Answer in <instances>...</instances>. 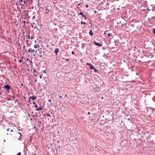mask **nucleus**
I'll use <instances>...</instances> for the list:
<instances>
[{
  "label": "nucleus",
  "mask_w": 155,
  "mask_h": 155,
  "mask_svg": "<svg viewBox=\"0 0 155 155\" xmlns=\"http://www.w3.org/2000/svg\"><path fill=\"white\" fill-rule=\"evenodd\" d=\"M81 4H80V3H79V4H78V5H80Z\"/></svg>",
  "instance_id": "nucleus-50"
},
{
  "label": "nucleus",
  "mask_w": 155,
  "mask_h": 155,
  "mask_svg": "<svg viewBox=\"0 0 155 155\" xmlns=\"http://www.w3.org/2000/svg\"><path fill=\"white\" fill-rule=\"evenodd\" d=\"M129 98L131 100V96L130 95H128L127 96V99H129Z\"/></svg>",
  "instance_id": "nucleus-15"
},
{
  "label": "nucleus",
  "mask_w": 155,
  "mask_h": 155,
  "mask_svg": "<svg viewBox=\"0 0 155 155\" xmlns=\"http://www.w3.org/2000/svg\"><path fill=\"white\" fill-rule=\"evenodd\" d=\"M23 99H26V97H23Z\"/></svg>",
  "instance_id": "nucleus-43"
},
{
  "label": "nucleus",
  "mask_w": 155,
  "mask_h": 155,
  "mask_svg": "<svg viewBox=\"0 0 155 155\" xmlns=\"http://www.w3.org/2000/svg\"><path fill=\"white\" fill-rule=\"evenodd\" d=\"M21 86H23V84H22H22H21Z\"/></svg>",
  "instance_id": "nucleus-44"
},
{
  "label": "nucleus",
  "mask_w": 155,
  "mask_h": 155,
  "mask_svg": "<svg viewBox=\"0 0 155 155\" xmlns=\"http://www.w3.org/2000/svg\"><path fill=\"white\" fill-rule=\"evenodd\" d=\"M47 115L49 117H51V116L49 114H47Z\"/></svg>",
  "instance_id": "nucleus-29"
},
{
  "label": "nucleus",
  "mask_w": 155,
  "mask_h": 155,
  "mask_svg": "<svg viewBox=\"0 0 155 155\" xmlns=\"http://www.w3.org/2000/svg\"><path fill=\"white\" fill-rule=\"evenodd\" d=\"M107 5H109V4H108V3H107Z\"/></svg>",
  "instance_id": "nucleus-62"
},
{
  "label": "nucleus",
  "mask_w": 155,
  "mask_h": 155,
  "mask_svg": "<svg viewBox=\"0 0 155 155\" xmlns=\"http://www.w3.org/2000/svg\"><path fill=\"white\" fill-rule=\"evenodd\" d=\"M123 20L122 21H119L117 22V24L120 25V26H124V27L125 25H126V23H124V24L123 23Z\"/></svg>",
  "instance_id": "nucleus-1"
},
{
  "label": "nucleus",
  "mask_w": 155,
  "mask_h": 155,
  "mask_svg": "<svg viewBox=\"0 0 155 155\" xmlns=\"http://www.w3.org/2000/svg\"><path fill=\"white\" fill-rule=\"evenodd\" d=\"M0 70H1L2 71H3L2 70V67H0Z\"/></svg>",
  "instance_id": "nucleus-25"
},
{
  "label": "nucleus",
  "mask_w": 155,
  "mask_h": 155,
  "mask_svg": "<svg viewBox=\"0 0 155 155\" xmlns=\"http://www.w3.org/2000/svg\"><path fill=\"white\" fill-rule=\"evenodd\" d=\"M28 37H29V38H30V36L29 35H28Z\"/></svg>",
  "instance_id": "nucleus-54"
},
{
  "label": "nucleus",
  "mask_w": 155,
  "mask_h": 155,
  "mask_svg": "<svg viewBox=\"0 0 155 155\" xmlns=\"http://www.w3.org/2000/svg\"><path fill=\"white\" fill-rule=\"evenodd\" d=\"M9 130H10L9 128H8V129H7V131H8Z\"/></svg>",
  "instance_id": "nucleus-38"
},
{
  "label": "nucleus",
  "mask_w": 155,
  "mask_h": 155,
  "mask_svg": "<svg viewBox=\"0 0 155 155\" xmlns=\"http://www.w3.org/2000/svg\"><path fill=\"white\" fill-rule=\"evenodd\" d=\"M18 44L19 45H20V43H18Z\"/></svg>",
  "instance_id": "nucleus-58"
},
{
  "label": "nucleus",
  "mask_w": 155,
  "mask_h": 155,
  "mask_svg": "<svg viewBox=\"0 0 155 155\" xmlns=\"http://www.w3.org/2000/svg\"><path fill=\"white\" fill-rule=\"evenodd\" d=\"M18 140H21V139L20 138H18Z\"/></svg>",
  "instance_id": "nucleus-39"
},
{
  "label": "nucleus",
  "mask_w": 155,
  "mask_h": 155,
  "mask_svg": "<svg viewBox=\"0 0 155 155\" xmlns=\"http://www.w3.org/2000/svg\"><path fill=\"white\" fill-rule=\"evenodd\" d=\"M48 101L50 102H51V99H49L48 100Z\"/></svg>",
  "instance_id": "nucleus-26"
},
{
  "label": "nucleus",
  "mask_w": 155,
  "mask_h": 155,
  "mask_svg": "<svg viewBox=\"0 0 155 155\" xmlns=\"http://www.w3.org/2000/svg\"><path fill=\"white\" fill-rule=\"evenodd\" d=\"M35 77H36V76H37L36 75H35Z\"/></svg>",
  "instance_id": "nucleus-61"
},
{
  "label": "nucleus",
  "mask_w": 155,
  "mask_h": 155,
  "mask_svg": "<svg viewBox=\"0 0 155 155\" xmlns=\"http://www.w3.org/2000/svg\"><path fill=\"white\" fill-rule=\"evenodd\" d=\"M127 119L128 120L129 122H130V121L131 120H132V118L131 117H130V118H129V117L128 118H127Z\"/></svg>",
  "instance_id": "nucleus-14"
},
{
  "label": "nucleus",
  "mask_w": 155,
  "mask_h": 155,
  "mask_svg": "<svg viewBox=\"0 0 155 155\" xmlns=\"http://www.w3.org/2000/svg\"><path fill=\"white\" fill-rule=\"evenodd\" d=\"M18 134L20 135V137H21L22 136V134L20 132H18Z\"/></svg>",
  "instance_id": "nucleus-20"
},
{
  "label": "nucleus",
  "mask_w": 155,
  "mask_h": 155,
  "mask_svg": "<svg viewBox=\"0 0 155 155\" xmlns=\"http://www.w3.org/2000/svg\"><path fill=\"white\" fill-rule=\"evenodd\" d=\"M134 105H135V107H136V108H138V106H137V104H134Z\"/></svg>",
  "instance_id": "nucleus-22"
},
{
  "label": "nucleus",
  "mask_w": 155,
  "mask_h": 155,
  "mask_svg": "<svg viewBox=\"0 0 155 155\" xmlns=\"http://www.w3.org/2000/svg\"><path fill=\"white\" fill-rule=\"evenodd\" d=\"M87 114H88V115H90V114L91 113H90V112H88V113H87Z\"/></svg>",
  "instance_id": "nucleus-37"
},
{
  "label": "nucleus",
  "mask_w": 155,
  "mask_h": 155,
  "mask_svg": "<svg viewBox=\"0 0 155 155\" xmlns=\"http://www.w3.org/2000/svg\"><path fill=\"white\" fill-rule=\"evenodd\" d=\"M23 23L25 24V23L26 22V21H23Z\"/></svg>",
  "instance_id": "nucleus-34"
},
{
  "label": "nucleus",
  "mask_w": 155,
  "mask_h": 155,
  "mask_svg": "<svg viewBox=\"0 0 155 155\" xmlns=\"http://www.w3.org/2000/svg\"><path fill=\"white\" fill-rule=\"evenodd\" d=\"M153 33L155 34V28H154L153 30Z\"/></svg>",
  "instance_id": "nucleus-24"
},
{
  "label": "nucleus",
  "mask_w": 155,
  "mask_h": 155,
  "mask_svg": "<svg viewBox=\"0 0 155 155\" xmlns=\"http://www.w3.org/2000/svg\"><path fill=\"white\" fill-rule=\"evenodd\" d=\"M94 89V91H96L97 92H99L100 90V87H97L96 86H95V87H93Z\"/></svg>",
  "instance_id": "nucleus-2"
},
{
  "label": "nucleus",
  "mask_w": 155,
  "mask_h": 155,
  "mask_svg": "<svg viewBox=\"0 0 155 155\" xmlns=\"http://www.w3.org/2000/svg\"><path fill=\"white\" fill-rule=\"evenodd\" d=\"M4 89H6L7 90H9L11 89V87L10 85L8 84L5 85L4 86Z\"/></svg>",
  "instance_id": "nucleus-4"
},
{
  "label": "nucleus",
  "mask_w": 155,
  "mask_h": 155,
  "mask_svg": "<svg viewBox=\"0 0 155 155\" xmlns=\"http://www.w3.org/2000/svg\"><path fill=\"white\" fill-rule=\"evenodd\" d=\"M88 5H86V7L88 8Z\"/></svg>",
  "instance_id": "nucleus-41"
},
{
  "label": "nucleus",
  "mask_w": 155,
  "mask_h": 155,
  "mask_svg": "<svg viewBox=\"0 0 155 155\" xmlns=\"http://www.w3.org/2000/svg\"><path fill=\"white\" fill-rule=\"evenodd\" d=\"M39 57H40L41 58L42 57V56L41 55H39Z\"/></svg>",
  "instance_id": "nucleus-49"
},
{
  "label": "nucleus",
  "mask_w": 155,
  "mask_h": 155,
  "mask_svg": "<svg viewBox=\"0 0 155 155\" xmlns=\"http://www.w3.org/2000/svg\"><path fill=\"white\" fill-rule=\"evenodd\" d=\"M69 60H70L69 59H66V61H68Z\"/></svg>",
  "instance_id": "nucleus-30"
},
{
  "label": "nucleus",
  "mask_w": 155,
  "mask_h": 155,
  "mask_svg": "<svg viewBox=\"0 0 155 155\" xmlns=\"http://www.w3.org/2000/svg\"><path fill=\"white\" fill-rule=\"evenodd\" d=\"M90 68L91 70H94V71L95 72H96L97 71H98L97 70V69L95 68L94 66H93V65L91 66Z\"/></svg>",
  "instance_id": "nucleus-6"
},
{
  "label": "nucleus",
  "mask_w": 155,
  "mask_h": 155,
  "mask_svg": "<svg viewBox=\"0 0 155 155\" xmlns=\"http://www.w3.org/2000/svg\"><path fill=\"white\" fill-rule=\"evenodd\" d=\"M93 44L99 47H101L102 46L101 44L99 43L96 42L95 41H94Z\"/></svg>",
  "instance_id": "nucleus-3"
},
{
  "label": "nucleus",
  "mask_w": 155,
  "mask_h": 155,
  "mask_svg": "<svg viewBox=\"0 0 155 155\" xmlns=\"http://www.w3.org/2000/svg\"><path fill=\"white\" fill-rule=\"evenodd\" d=\"M130 122H131V124H133L132 122V121H131Z\"/></svg>",
  "instance_id": "nucleus-60"
},
{
  "label": "nucleus",
  "mask_w": 155,
  "mask_h": 155,
  "mask_svg": "<svg viewBox=\"0 0 155 155\" xmlns=\"http://www.w3.org/2000/svg\"><path fill=\"white\" fill-rule=\"evenodd\" d=\"M28 114V116H29V117H30V115L29 114Z\"/></svg>",
  "instance_id": "nucleus-55"
},
{
  "label": "nucleus",
  "mask_w": 155,
  "mask_h": 155,
  "mask_svg": "<svg viewBox=\"0 0 155 155\" xmlns=\"http://www.w3.org/2000/svg\"><path fill=\"white\" fill-rule=\"evenodd\" d=\"M34 51H35V50L34 49L32 50V49H30L28 50V52L30 53H32L31 52V51L34 52Z\"/></svg>",
  "instance_id": "nucleus-11"
},
{
  "label": "nucleus",
  "mask_w": 155,
  "mask_h": 155,
  "mask_svg": "<svg viewBox=\"0 0 155 155\" xmlns=\"http://www.w3.org/2000/svg\"><path fill=\"white\" fill-rule=\"evenodd\" d=\"M107 35L110 39H112L113 38V37L112 36V34L111 33H109L107 34Z\"/></svg>",
  "instance_id": "nucleus-8"
},
{
  "label": "nucleus",
  "mask_w": 155,
  "mask_h": 155,
  "mask_svg": "<svg viewBox=\"0 0 155 155\" xmlns=\"http://www.w3.org/2000/svg\"><path fill=\"white\" fill-rule=\"evenodd\" d=\"M32 104H35V102L33 101V103H32Z\"/></svg>",
  "instance_id": "nucleus-35"
},
{
  "label": "nucleus",
  "mask_w": 155,
  "mask_h": 155,
  "mask_svg": "<svg viewBox=\"0 0 155 155\" xmlns=\"http://www.w3.org/2000/svg\"><path fill=\"white\" fill-rule=\"evenodd\" d=\"M36 72V70H34V72Z\"/></svg>",
  "instance_id": "nucleus-42"
},
{
  "label": "nucleus",
  "mask_w": 155,
  "mask_h": 155,
  "mask_svg": "<svg viewBox=\"0 0 155 155\" xmlns=\"http://www.w3.org/2000/svg\"><path fill=\"white\" fill-rule=\"evenodd\" d=\"M38 107V105H36L35 106V107L36 108H37V107Z\"/></svg>",
  "instance_id": "nucleus-32"
},
{
  "label": "nucleus",
  "mask_w": 155,
  "mask_h": 155,
  "mask_svg": "<svg viewBox=\"0 0 155 155\" xmlns=\"http://www.w3.org/2000/svg\"><path fill=\"white\" fill-rule=\"evenodd\" d=\"M28 41V40H26V42H27Z\"/></svg>",
  "instance_id": "nucleus-51"
},
{
  "label": "nucleus",
  "mask_w": 155,
  "mask_h": 155,
  "mask_svg": "<svg viewBox=\"0 0 155 155\" xmlns=\"http://www.w3.org/2000/svg\"><path fill=\"white\" fill-rule=\"evenodd\" d=\"M31 99L32 100H34L37 99V98L35 96H32L30 97L29 98V100H30Z\"/></svg>",
  "instance_id": "nucleus-7"
},
{
  "label": "nucleus",
  "mask_w": 155,
  "mask_h": 155,
  "mask_svg": "<svg viewBox=\"0 0 155 155\" xmlns=\"http://www.w3.org/2000/svg\"><path fill=\"white\" fill-rule=\"evenodd\" d=\"M31 119V120H32V118H31V119Z\"/></svg>",
  "instance_id": "nucleus-63"
},
{
  "label": "nucleus",
  "mask_w": 155,
  "mask_h": 155,
  "mask_svg": "<svg viewBox=\"0 0 155 155\" xmlns=\"http://www.w3.org/2000/svg\"><path fill=\"white\" fill-rule=\"evenodd\" d=\"M19 2L21 3V4L23 5H24V4L25 3V2L24 1H23L22 0H19Z\"/></svg>",
  "instance_id": "nucleus-10"
},
{
  "label": "nucleus",
  "mask_w": 155,
  "mask_h": 155,
  "mask_svg": "<svg viewBox=\"0 0 155 155\" xmlns=\"http://www.w3.org/2000/svg\"><path fill=\"white\" fill-rule=\"evenodd\" d=\"M89 34L91 36L93 35V33L92 32V30H90Z\"/></svg>",
  "instance_id": "nucleus-12"
},
{
  "label": "nucleus",
  "mask_w": 155,
  "mask_h": 155,
  "mask_svg": "<svg viewBox=\"0 0 155 155\" xmlns=\"http://www.w3.org/2000/svg\"><path fill=\"white\" fill-rule=\"evenodd\" d=\"M62 98V96H59V98Z\"/></svg>",
  "instance_id": "nucleus-36"
},
{
  "label": "nucleus",
  "mask_w": 155,
  "mask_h": 155,
  "mask_svg": "<svg viewBox=\"0 0 155 155\" xmlns=\"http://www.w3.org/2000/svg\"><path fill=\"white\" fill-rule=\"evenodd\" d=\"M37 81V80H35V81Z\"/></svg>",
  "instance_id": "nucleus-56"
},
{
  "label": "nucleus",
  "mask_w": 155,
  "mask_h": 155,
  "mask_svg": "<svg viewBox=\"0 0 155 155\" xmlns=\"http://www.w3.org/2000/svg\"><path fill=\"white\" fill-rule=\"evenodd\" d=\"M35 18V17L34 16H33V18Z\"/></svg>",
  "instance_id": "nucleus-57"
},
{
  "label": "nucleus",
  "mask_w": 155,
  "mask_h": 155,
  "mask_svg": "<svg viewBox=\"0 0 155 155\" xmlns=\"http://www.w3.org/2000/svg\"><path fill=\"white\" fill-rule=\"evenodd\" d=\"M59 142H60V141H57V143H59Z\"/></svg>",
  "instance_id": "nucleus-48"
},
{
  "label": "nucleus",
  "mask_w": 155,
  "mask_h": 155,
  "mask_svg": "<svg viewBox=\"0 0 155 155\" xmlns=\"http://www.w3.org/2000/svg\"><path fill=\"white\" fill-rule=\"evenodd\" d=\"M11 98H8V99H7V100L8 101H10V100H11Z\"/></svg>",
  "instance_id": "nucleus-33"
},
{
  "label": "nucleus",
  "mask_w": 155,
  "mask_h": 155,
  "mask_svg": "<svg viewBox=\"0 0 155 155\" xmlns=\"http://www.w3.org/2000/svg\"><path fill=\"white\" fill-rule=\"evenodd\" d=\"M71 53H72V54H74V51H72V52Z\"/></svg>",
  "instance_id": "nucleus-31"
},
{
  "label": "nucleus",
  "mask_w": 155,
  "mask_h": 155,
  "mask_svg": "<svg viewBox=\"0 0 155 155\" xmlns=\"http://www.w3.org/2000/svg\"><path fill=\"white\" fill-rule=\"evenodd\" d=\"M43 72L44 73H45L46 74V70H44L43 71Z\"/></svg>",
  "instance_id": "nucleus-23"
},
{
  "label": "nucleus",
  "mask_w": 155,
  "mask_h": 155,
  "mask_svg": "<svg viewBox=\"0 0 155 155\" xmlns=\"http://www.w3.org/2000/svg\"><path fill=\"white\" fill-rule=\"evenodd\" d=\"M4 142H5V140H4Z\"/></svg>",
  "instance_id": "nucleus-59"
},
{
  "label": "nucleus",
  "mask_w": 155,
  "mask_h": 155,
  "mask_svg": "<svg viewBox=\"0 0 155 155\" xmlns=\"http://www.w3.org/2000/svg\"><path fill=\"white\" fill-rule=\"evenodd\" d=\"M59 51V49L58 48H56L55 50L54 53L56 54V56L58 54V53Z\"/></svg>",
  "instance_id": "nucleus-9"
},
{
  "label": "nucleus",
  "mask_w": 155,
  "mask_h": 155,
  "mask_svg": "<svg viewBox=\"0 0 155 155\" xmlns=\"http://www.w3.org/2000/svg\"><path fill=\"white\" fill-rule=\"evenodd\" d=\"M21 155V152H18V153H17V154L16 155Z\"/></svg>",
  "instance_id": "nucleus-21"
},
{
  "label": "nucleus",
  "mask_w": 155,
  "mask_h": 155,
  "mask_svg": "<svg viewBox=\"0 0 155 155\" xmlns=\"http://www.w3.org/2000/svg\"><path fill=\"white\" fill-rule=\"evenodd\" d=\"M86 64H87V65H89V66H90V67H91V66H92V64H91L89 63H88V62H87V63Z\"/></svg>",
  "instance_id": "nucleus-17"
},
{
  "label": "nucleus",
  "mask_w": 155,
  "mask_h": 155,
  "mask_svg": "<svg viewBox=\"0 0 155 155\" xmlns=\"http://www.w3.org/2000/svg\"><path fill=\"white\" fill-rule=\"evenodd\" d=\"M13 67H14V68H15V69H16V67H15V66H13Z\"/></svg>",
  "instance_id": "nucleus-53"
},
{
  "label": "nucleus",
  "mask_w": 155,
  "mask_h": 155,
  "mask_svg": "<svg viewBox=\"0 0 155 155\" xmlns=\"http://www.w3.org/2000/svg\"><path fill=\"white\" fill-rule=\"evenodd\" d=\"M37 46H38L37 45H34V48H37Z\"/></svg>",
  "instance_id": "nucleus-19"
},
{
  "label": "nucleus",
  "mask_w": 155,
  "mask_h": 155,
  "mask_svg": "<svg viewBox=\"0 0 155 155\" xmlns=\"http://www.w3.org/2000/svg\"><path fill=\"white\" fill-rule=\"evenodd\" d=\"M28 102H30V100H29V101H28Z\"/></svg>",
  "instance_id": "nucleus-64"
},
{
  "label": "nucleus",
  "mask_w": 155,
  "mask_h": 155,
  "mask_svg": "<svg viewBox=\"0 0 155 155\" xmlns=\"http://www.w3.org/2000/svg\"><path fill=\"white\" fill-rule=\"evenodd\" d=\"M19 62H22V60H19Z\"/></svg>",
  "instance_id": "nucleus-28"
},
{
  "label": "nucleus",
  "mask_w": 155,
  "mask_h": 155,
  "mask_svg": "<svg viewBox=\"0 0 155 155\" xmlns=\"http://www.w3.org/2000/svg\"><path fill=\"white\" fill-rule=\"evenodd\" d=\"M31 116L33 117H35L36 116L35 115H32Z\"/></svg>",
  "instance_id": "nucleus-27"
},
{
  "label": "nucleus",
  "mask_w": 155,
  "mask_h": 155,
  "mask_svg": "<svg viewBox=\"0 0 155 155\" xmlns=\"http://www.w3.org/2000/svg\"><path fill=\"white\" fill-rule=\"evenodd\" d=\"M33 38V37H31V39H32Z\"/></svg>",
  "instance_id": "nucleus-52"
},
{
  "label": "nucleus",
  "mask_w": 155,
  "mask_h": 155,
  "mask_svg": "<svg viewBox=\"0 0 155 155\" xmlns=\"http://www.w3.org/2000/svg\"><path fill=\"white\" fill-rule=\"evenodd\" d=\"M78 15H82V16L83 17H84V19H85L86 20H87V18L86 17V16L85 15H84L83 12H80L79 14H78Z\"/></svg>",
  "instance_id": "nucleus-5"
},
{
  "label": "nucleus",
  "mask_w": 155,
  "mask_h": 155,
  "mask_svg": "<svg viewBox=\"0 0 155 155\" xmlns=\"http://www.w3.org/2000/svg\"><path fill=\"white\" fill-rule=\"evenodd\" d=\"M10 131L11 132H13V130H11Z\"/></svg>",
  "instance_id": "nucleus-45"
},
{
  "label": "nucleus",
  "mask_w": 155,
  "mask_h": 155,
  "mask_svg": "<svg viewBox=\"0 0 155 155\" xmlns=\"http://www.w3.org/2000/svg\"><path fill=\"white\" fill-rule=\"evenodd\" d=\"M39 77H40V78H42V77H41V75H40V76H39Z\"/></svg>",
  "instance_id": "nucleus-47"
},
{
  "label": "nucleus",
  "mask_w": 155,
  "mask_h": 155,
  "mask_svg": "<svg viewBox=\"0 0 155 155\" xmlns=\"http://www.w3.org/2000/svg\"><path fill=\"white\" fill-rule=\"evenodd\" d=\"M81 23L82 24L84 25V24H86V23L85 22H84L82 21H81Z\"/></svg>",
  "instance_id": "nucleus-18"
},
{
  "label": "nucleus",
  "mask_w": 155,
  "mask_h": 155,
  "mask_svg": "<svg viewBox=\"0 0 155 155\" xmlns=\"http://www.w3.org/2000/svg\"><path fill=\"white\" fill-rule=\"evenodd\" d=\"M25 47H26V46H24L23 48V49H24Z\"/></svg>",
  "instance_id": "nucleus-46"
},
{
  "label": "nucleus",
  "mask_w": 155,
  "mask_h": 155,
  "mask_svg": "<svg viewBox=\"0 0 155 155\" xmlns=\"http://www.w3.org/2000/svg\"><path fill=\"white\" fill-rule=\"evenodd\" d=\"M58 148L60 149V146H58Z\"/></svg>",
  "instance_id": "nucleus-40"
},
{
  "label": "nucleus",
  "mask_w": 155,
  "mask_h": 155,
  "mask_svg": "<svg viewBox=\"0 0 155 155\" xmlns=\"http://www.w3.org/2000/svg\"><path fill=\"white\" fill-rule=\"evenodd\" d=\"M45 11H46V14H48V13L49 10L47 8H46L45 9Z\"/></svg>",
  "instance_id": "nucleus-16"
},
{
  "label": "nucleus",
  "mask_w": 155,
  "mask_h": 155,
  "mask_svg": "<svg viewBox=\"0 0 155 155\" xmlns=\"http://www.w3.org/2000/svg\"><path fill=\"white\" fill-rule=\"evenodd\" d=\"M42 109H43V108L41 107H38L36 109V110L38 111Z\"/></svg>",
  "instance_id": "nucleus-13"
}]
</instances>
